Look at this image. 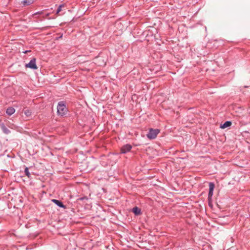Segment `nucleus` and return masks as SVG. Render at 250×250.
<instances>
[{
    "label": "nucleus",
    "mask_w": 250,
    "mask_h": 250,
    "mask_svg": "<svg viewBox=\"0 0 250 250\" xmlns=\"http://www.w3.org/2000/svg\"><path fill=\"white\" fill-rule=\"evenodd\" d=\"M24 173L26 176H27L29 178H31V174L29 171V168L27 167H26L24 170Z\"/></svg>",
    "instance_id": "12"
},
{
    "label": "nucleus",
    "mask_w": 250,
    "mask_h": 250,
    "mask_svg": "<svg viewBox=\"0 0 250 250\" xmlns=\"http://www.w3.org/2000/svg\"><path fill=\"white\" fill-rule=\"evenodd\" d=\"M160 132V130L158 129L150 128L146 136L149 139H154L156 138L158 133Z\"/></svg>",
    "instance_id": "2"
},
{
    "label": "nucleus",
    "mask_w": 250,
    "mask_h": 250,
    "mask_svg": "<svg viewBox=\"0 0 250 250\" xmlns=\"http://www.w3.org/2000/svg\"><path fill=\"white\" fill-rule=\"evenodd\" d=\"M15 112V109L14 108L12 107H8L6 111V113L7 115L10 116L14 113Z\"/></svg>",
    "instance_id": "8"
},
{
    "label": "nucleus",
    "mask_w": 250,
    "mask_h": 250,
    "mask_svg": "<svg viewBox=\"0 0 250 250\" xmlns=\"http://www.w3.org/2000/svg\"><path fill=\"white\" fill-rule=\"evenodd\" d=\"M231 125V122L230 121H226L223 125H221L220 127L222 128H225Z\"/></svg>",
    "instance_id": "9"
},
{
    "label": "nucleus",
    "mask_w": 250,
    "mask_h": 250,
    "mask_svg": "<svg viewBox=\"0 0 250 250\" xmlns=\"http://www.w3.org/2000/svg\"><path fill=\"white\" fill-rule=\"evenodd\" d=\"M51 27H52V26H46V27H43L42 29L48 28H50Z\"/></svg>",
    "instance_id": "17"
},
{
    "label": "nucleus",
    "mask_w": 250,
    "mask_h": 250,
    "mask_svg": "<svg viewBox=\"0 0 250 250\" xmlns=\"http://www.w3.org/2000/svg\"><path fill=\"white\" fill-rule=\"evenodd\" d=\"M25 67L30 68L33 70L37 69L38 67L36 65V60L35 58H33L28 63L25 64Z\"/></svg>",
    "instance_id": "4"
},
{
    "label": "nucleus",
    "mask_w": 250,
    "mask_h": 250,
    "mask_svg": "<svg viewBox=\"0 0 250 250\" xmlns=\"http://www.w3.org/2000/svg\"><path fill=\"white\" fill-rule=\"evenodd\" d=\"M132 211L136 215L141 214V209L137 207H135L132 208Z\"/></svg>",
    "instance_id": "10"
},
{
    "label": "nucleus",
    "mask_w": 250,
    "mask_h": 250,
    "mask_svg": "<svg viewBox=\"0 0 250 250\" xmlns=\"http://www.w3.org/2000/svg\"><path fill=\"white\" fill-rule=\"evenodd\" d=\"M24 113L27 116H30L31 115V112L29 109L25 110Z\"/></svg>",
    "instance_id": "13"
},
{
    "label": "nucleus",
    "mask_w": 250,
    "mask_h": 250,
    "mask_svg": "<svg viewBox=\"0 0 250 250\" xmlns=\"http://www.w3.org/2000/svg\"><path fill=\"white\" fill-rule=\"evenodd\" d=\"M33 0H24L22 2V3L24 6H27L33 3Z\"/></svg>",
    "instance_id": "11"
},
{
    "label": "nucleus",
    "mask_w": 250,
    "mask_h": 250,
    "mask_svg": "<svg viewBox=\"0 0 250 250\" xmlns=\"http://www.w3.org/2000/svg\"><path fill=\"white\" fill-rule=\"evenodd\" d=\"M49 15V13H47L46 15H45V17H44V19L47 16H48Z\"/></svg>",
    "instance_id": "18"
},
{
    "label": "nucleus",
    "mask_w": 250,
    "mask_h": 250,
    "mask_svg": "<svg viewBox=\"0 0 250 250\" xmlns=\"http://www.w3.org/2000/svg\"><path fill=\"white\" fill-rule=\"evenodd\" d=\"M215 187V185L212 182L209 183V191L208 194V201L209 203L212 200V197L213 194V190Z\"/></svg>",
    "instance_id": "3"
},
{
    "label": "nucleus",
    "mask_w": 250,
    "mask_h": 250,
    "mask_svg": "<svg viewBox=\"0 0 250 250\" xmlns=\"http://www.w3.org/2000/svg\"><path fill=\"white\" fill-rule=\"evenodd\" d=\"M68 112V109L66 107L65 103L63 101L59 102L57 105V113L59 115L63 116L65 115Z\"/></svg>",
    "instance_id": "1"
},
{
    "label": "nucleus",
    "mask_w": 250,
    "mask_h": 250,
    "mask_svg": "<svg viewBox=\"0 0 250 250\" xmlns=\"http://www.w3.org/2000/svg\"><path fill=\"white\" fill-rule=\"evenodd\" d=\"M43 11H38V12H37L35 13L33 15V16H34L36 18V17H35L36 16L42 15V14H43Z\"/></svg>",
    "instance_id": "14"
},
{
    "label": "nucleus",
    "mask_w": 250,
    "mask_h": 250,
    "mask_svg": "<svg viewBox=\"0 0 250 250\" xmlns=\"http://www.w3.org/2000/svg\"><path fill=\"white\" fill-rule=\"evenodd\" d=\"M62 7H63V5H60L57 8V10L56 11V14H58L59 13L61 10H62Z\"/></svg>",
    "instance_id": "15"
},
{
    "label": "nucleus",
    "mask_w": 250,
    "mask_h": 250,
    "mask_svg": "<svg viewBox=\"0 0 250 250\" xmlns=\"http://www.w3.org/2000/svg\"><path fill=\"white\" fill-rule=\"evenodd\" d=\"M42 21V19H40L39 20V21Z\"/></svg>",
    "instance_id": "20"
},
{
    "label": "nucleus",
    "mask_w": 250,
    "mask_h": 250,
    "mask_svg": "<svg viewBox=\"0 0 250 250\" xmlns=\"http://www.w3.org/2000/svg\"><path fill=\"white\" fill-rule=\"evenodd\" d=\"M0 127L4 133L8 134L10 133V130L5 126L4 124H1L0 125Z\"/></svg>",
    "instance_id": "7"
},
{
    "label": "nucleus",
    "mask_w": 250,
    "mask_h": 250,
    "mask_svg": "<svg viewBox=\"0 0 250 250\" xmlns=\"http://www.w3.org/2000/svg\"><path fill=\"white\" fill-rule=\"evenodd\" d=\"M88 199V197L87 196H83L81 198H79V200L80 201H84V200H87Z\"/></svg>",
    "instance_id": "16"
},
{
    "label": "nucleus",
    "mask_w": 250,
    "mask_h": 250,
    "mask_svg": "<svg viewBox=\"0 0 250 250\" xmlns=\"http://www.w3.org/2000/svg\"><path fill=\"white\" fill-rule=\"evenodd\" d=\"M30 52V50H26L24 52V53H27V52Z\"/></svg>",
    "instance_id": "19"
},
{
    "label": "nucleus",
    "mask_w": 250,
    "mask_h": 250,
    "mask_svg": "<svg viewBox=\"0 0 250 250\" xmlns=\"http://www.w3.org/2000/svg\"><path fill=\"white\" fill-rule=\"evenodd\" d=\"M52 202L60 208H63L64 209L66 208V206L64 205L63 203L60 200L52 199Z\"/></svg>",
    "instance_id": "6"
},
{
    "label": "nucleus",
    "mask_w": 250,
    "mask_h": 250,
    "mask_svg": "<svg viewBox=\"0 0 250 250\" xmlns=\"http://www.w3.org/2000/svg\"><path fill=\"white\" fill-rule=\"evenodd\" d=\"M132 148V146L129 144H126L123 146L121 148L122 153L125 154L129 152Z\"/></svg>",
    "instance_id": "5"
}]
</instances>
